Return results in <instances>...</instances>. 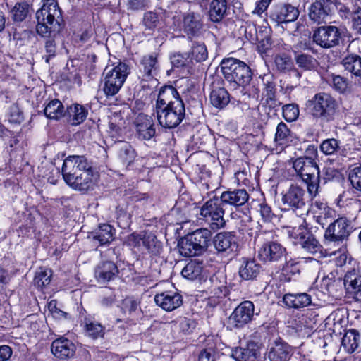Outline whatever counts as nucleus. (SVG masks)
<instances>
[{
    "label": "nucleus",
    "mask_w": 361,
    "mask_h": 361,
    "mask_svg": "<svg viewBox=\"0 0 361 361\" xmlns=\"http://www.w3.org/2000/svg\"><path fill=\"white\" fill-rule=\"evenodd\" d=\"M159 124L164 128H174L185 117V104L176 88L162 87L158 94L155 108Z\"/></svg>",
    "instance_id": "f257e3e1"
},
{
    "label": "nucleus",
    "mask_w": 361,
    "mask_h": 361,
    "mask_svg": "<svg viewBox=\"0 0 361 361\" xmlns=\"http://www.w3.org/2000/svg\"><path fill=\"white\" fill-rule=\"evenodd\" d=\"M36 30L42 37H56L62 29L61 11L56 0H44L41 8L36 12Z\"/></svg>",
    "instance_id": "f03ea898"
},
{
    "label": "nucleus",
    "mask_w": 361,
    "mask_h": 361,
    "mask_svg": "<svg viewBox=\"0 0 361 361\" xmlns=\"http://www.w3.org/2000/svg\"><path fill=\"white\" fill-rule=\"evenodd\" d=\"M307 108L314 118L323 123L334 121L338 113V105L336 99L324 92L317 93L310 99Z\"/></svg>",
    "instance_id": "7ed1b4c3"
},
{
    "label": "nucleus",
    "mask_w": 361,
    "mask_h": 361,
    "mask_svg": "<svg viewBox=\"0 0 361 361\" xmlns=\"http://www.w3.org/2000/svg\"><path fill=\"white\" fill-rule=\"evenodd\" d=\"M293 166L297 174L306 183L308 192L315 196L320 183V171L316 161L311 157H300L293 161Z\"/></svg>",
    "instance_id": "20e7f679"
},
{
    "label": "nucleus",
    "mask_w": 361,
    "mask_h": 361,
    "mask_svg": "<svg viewBox=\"0 0 361 361\" xmlns=\"http://www.w3.org/2000/svg\"><path fill=\"white\" fill-rule=\"evenodd\" d=\"M221 72L226 80L233 87L248 85L252 78L250 67L237 59H224L221 63Z\"/></svg>",
    "instance_id": "39448f33"
},
{
    "label": "nucleus",
    "mask_w": 361,
    "mask_h": 361,
    "mask_svg": "<svg viewBox=\"0 0 361 361\" xmlns=\"http://www.w3.org/2000/svg\"><path fill=\"white\" fill-rule=\"evenodd\" d=\"M221 204L219 199L213 198L207 201L200 209V216L213 231H217L226 225L224 209Z\"/></svg>",
    "instance_id": "423d86ee"
},
{
    "label": "nucleus",
    "mask_w": 361,
    "mask_h": 361,
    "mask_svg": "<svg viewBox=\"0 0 361 361\" xmlns=\"http://www.w3.org/2000/svg\"><path fill=\"white\" fill-rule=\"evenodd\" d=\"M103 91L106 96H114L123 86L128 73V67L126 63H119L111 70H105Z\"/></svg>",
    "instance_id": "0eeeda50"
},
{
    "label": "nucleus",
    "mask_w": 361,
    "mask_h": 361,
    "mask_svg": "<svg viewBox=\"0 0 361 361\" xmlns=\"http://www.w3.org/2000/svg\"><path fill=\"white\" fill-rule=\"evenodd\" d=\"M341 32L334 25L321 26L313 34V41L319 46L330 49L339 44Z\"/></svg>",
    "instance_id": "6e6552de"
},
{
    "label": "nucleus",
    "mask_w": 361,
    "mask_h": 361,
    "mask_svg": "<svg viewBox=\"0 0 361 361\" xmlns=\"http://www.w3.org/2000/svg\"><path fill=\"white\" fill-rule=\"evenodd\" d=\"M337 1L333 0H316L310 8L309 17L320 24L326 23L336 7Z\"/></svg>",
    "instance_id": "1a4fd4ad"
},
{
    "label": "nucleus",
    "mask_w": 361,
    "mask_h": 361,
    "mask_svg": "<svg viewBox=\"0 0 361 361\" xmlns=\"http://www.w3.org/2000/svg\"><path fill=\"white\" fill-rule=\"evenodd\" d=\"M92 168L91 164L85 156L71 155L66 157L62 166L63 179Z\"/></svg>",
    "instance_id": "9d476101"
},
{
    "label": "nucleus",
    "mask_w": 361,
    "mask_h": 361,
    "mask_svg": "<svg viewBox=\"0 0 361 361\" xmlns=\"http://www.w3.org/2000/svg\"><path fill=\"white\" fill-rule=\"evenodd\" d=\"M211 234L207 229H200L187 235L178 243L179 248H207Z\"/></svg>",
    "instance_id": "9b49d317"
},
{
    "label": "nucleus",
    "mask_w": 361,
    "mask_h": 361,
    "mask_svg": "<svg viewBox=\"0 0 361 361\" xmlns=\"http://www.w3.org/2000/svg\"><path fill=\"white\" fill-rule=\"evenodd\" d=\"M350 229L349 221L345 218H339L327 228L324 234L325 240L332 242L343 241L349 235Z\"/></svg>",
    "instance_id": "f8f14e48"
},
{
    "label": "nucleus",
    "mask_w": 361,
    "mask_h": 361,
    "mask_svg": "<svg viewBox=\"0 0 361 361\" xmlns=\"http://www.w3.org/2000/svg\"><path fill=\"white\" fill-rule=\"evenodd\" d=\"M299 16L298 9L290 4H279L274 6L271 18L277 23H287L295 21Z\"/></svg>",
    "instance_id": "ddd939ff"
},
{
    "label": "nucleus",
    "mask_w": 361,
    "mask_h": 361,
    "mask_svg": "<svg viewBox=\"0 0 361 361\" xmlns=\"http://www.w3.org/2000/svg\"><path fill=\"white\" fill-rule=\"evenodd\" d=\"M254 314V305L251 301L241 302L230 317L236 327H241L249 323Z\"/></svg>",
    "instance_id": "4468645a"
},
{
    "label": "nucleus",
    "mask_w": 361,
    "mask_h": 361,
    "mask_svg": "<svg viewBox=\"0 0 361 361\" xmlns=\"http://www.w3.org/2000/svg\"><path fill=\"white\" fill-rule=\"evenodd\" d=\"M126 244L128 247H145L146 248L160 247L161 243L157 240V237L152 233H144L142 234L133 233L130 235Z\"/></svg>",
    "instance_id": "2eb2a0df"
},
{
    "label": "nucleus",
    "mask_w": 361,
    "mask_h": 361,
    "mask_svg": "<svg viewBox=\"0 0 361 361\" xmlns=\"http://www.w3.org/2000/svg\"><path fill=\"white\" fill-rule=\"evenodd\" d=\"M92 167L64 179L65 182L73 189L79 191H87L92 186Z\"/></svg>",
    "instance_id": "dca6fc26"
},
{
    "label": "nucleus",
    "mask_w": 361,
    "mask_h": 361,
    "mask_svg": "<svg viewBox=\"0 0 361 361\" xmlns=\"http://www.w3.org/2000/svg\"><path fill=\"white\" fill-rule=\"evenodd\" d=\"M135 123L137 133L140 138L148 140L154 136V123L151 116L140 114Z\"/></svg>",
    "instance_id": "f3484780"
},
{
    "label": "nucleus",
    "mask_w": 361,
    "mask_h": 361,
    "mask_svg": "<svg viewBox=\"0 0 361 361\" xmlns=\"http://www.w3.org/2000/svg\"><path fill=\"white\" fill-rule=\"evenodd\" d=\"M154 301L157 305L166 311H172L182 305V296L178 293L164 292L157 294Z\"/></svg>",
    "instance_id": "a211bd4d"
},
{
    "label": "nucleus",
    "mask_w": 361,
    "mask_h": 361,
    "mask_svg": "<svg viewBox=\"0 0 361 361\" xmlns=\"http://www.w3.org/2000/svg\"><path fill=\"white\" fill-rule=\"evenodd\" d=\"M248 200L249 194L245 189L224 191L221 193L219 199L221 203L234 207L244 205Z\"/></svg>",
    "instance_id": "6ab92c4d"
},
{
    "label": "nucleus",
    "mask_w": 361,
    "mask_h": 361,
    "mask_svg": "<svg viewBox=\"0 0 361 361\" xmlns=\"http://www.w3.org/2000/svg\"><path fill=\"white\" fill-rule=\"evenodd\" d=\"M259 354L257 343L249 341L245 348H235L233 350L232 357L236 361H257Z\"/></svg>",
    "instance_id": "aec40b11"
},
{
    "label": "nucleus",
    "mask_w": 361,
    "mask_h": 361,
    "mask_svg": "<svg viewBox=\"0 0 361 361\" xmlns=\"http://www.w3.org/2000/svg\"><path fill=\"white\" fill-rule=\"evenodd\" d=\"M75 351V345L66 338H59L53 341L51 352L60 359H66L73 356Z\"/></svg>",
    "instance_id": "412c9836"
},
{
    "label": "nucleus",
    "mask_w": 361,
    "mask_h": 361,
    "mask_svg": "<svg viewBox=\"0 0 361 361\" xmlns=\"http://www.w3.org/2000/svg\"><path fill=\"white\" fill-rule=\"evenodd\" d=\"M305 190L297 185H292L283 195L282 201L284 204L295 208H300L305 205Z\"/></svg>",
    "instance_id": "4be33fe9"
},
{
    "label": "nucleus",
    "mask_w": 361,
    "mask_h": 361,
    "mask_svg": "<svg viewBox=\"0 0 361 361\" xmlns=\"http://www.w3.org/2000/svg\"><path fill=\"white\" fill-rule=\"evenodd\" d=\"M283 301L287 307L295 309L303 308L312 304L311 296L306 293L285 294Z\"/></svg>",
    "instance_id": "5701e85b"
},
{
    "label": "nucleus",
    "mask_w": 361,
    "mask_h": 361,
    "mask_svg": "<svg viewBox=\"0 0 361 361\" xmlns=\"http://www.w3.org/2000/svg\"><path fill=\"white\" fill-rule=\"evenodd\" d=\"M118 273L117 266L112 262L99 264L95 269V277L98 281L107 282L113 279Z\"/></svg>",
    "instance_id": "b1692460"
},
{
    "label": "nucleus",
    "mask_w": 361,
    "mask_h": 361,
    "mask_svg": "<svg viewBox=\"0 0 361 361\" xmlns=\"http://www.w3.org/2000/svg\"><path fill=\"white\" fill-rule=\"evenodd\" d=\"M114 229L109 224H102L99 226L95 234L92 235V239L98 245L95 246H106L108 245L114 240Z\"/></svg>",
    "instance_id": "393cba45"
},
{
    "label": "nucleus",
    "mask_w": 361,
    "mask_h": 361,
    "mask_svg": "<svg viewBox=\"0 0 361 361\" xmlns=\"http://www.w3.org/2000/svg\"><path fill=\"white\" fill-rule=\"evenodd\" d=\"M291 355V347L281 342L276 343L269 353L270 361H289Z\"/></svg>",
    "instance_id": "a878e982"
},
{
    "label": "nucleus",
    "mask_w": 361,
    "mask_h": 361,
    "mask_svg": "<svg viewBox=\"0 0 361 361\" xmlns=\"http://www.w3.org/2000/svg\"><path fill=\"white\" fill-rule=\"evenodd\" d=\"M118 162L124 166H130L136 157V152L133 147L128 142H121L117 146Z\"/></svg>",
    "instance_id": "bb28decb"
},
{
    "label": "nucleus",
    "mask_w": 361,
    "mask_h": 361,
    "mask_svg": "<svg viewBox=\"0 0 361 361\" xmlns=\"http://www.w3.org/2000/svg\"><path fill=\"white\" fill-rule=\"evenodd\" d=\"M211 104L219 109H223L230 102V95L224 87H214L210 94Z\"/></svg>",
    "instance_id": "cd10ccee"
},
{
    "label": "nucleus",
    "mask_w": 361,
    "mask_h": 361,
    "mask_svg": "<svg viewBox=\"0 0 361 361\" xmlns=\"http://www.w3.org/2000/svg\"><path fill=\"white\" fill-rule=\"evenodd\" d=\"M157 61V56L153 55L145 56L142 60V75L140 76L142 80L149 81L153 78V74L156 71Z\"/></svg>",
    "instance_id": "c85d7f7f"
},
{
    "label": "nucleus",
    "mask_w": 361,
    "mask_h": 361,
    "mask_svg": "<svg viewBox=\"0 0 361 361\" xmlns=\"http://www.w3.org/2000/svg\"><path fill=\"white\" fill-rule=\"evenodd\" d=\"M227 10L226 0H212L209 11V18L213 22H220Z\"/></svg>",
    "instance_id": "c756f323"
},
{
    "label": "nucleus",
    "mask_w": 361,
    "mask_h": 361,
    "mask_svg": "<svg viewBox=\"0 0 361 361\" xmlns=\"http://www.w3.org/2000/svg\"><path fill=\"white\" fill-rule=\"evenodd\" d=\"M345 70L356 77L361 78V57L357 54L346 56L342 61Z\"/></svg>",
    "instance_id": "7c9ffc66"
},
{
    "label": "nucleus",
    "mask_w": 361,
    "mask_h": 361,
    "mask_svg": "<svg viewBox=\"0 0 361 361\" xmlns=\"http://www.w3.org/2000/svg\"><path fill=\"white\" fill-rule=\"evenodd\" d=\"M184 30L188 35H195L202 29V25L199 16L188 13L184 17Z\"/></svg>",
    "instance_id": "2f4dec72"
},
{
    "label": "nucleus",
    "mask_w": 361,
    "mask_h": 361,
    "mask_svg": "<svg viewBox=\"0 0 361 361\" xmlns=\"http://www.w3.org/2000/svg\"><path fill=\"white\" fill-rule=\"evenodd\" d=\"M44 111L46 116L50 119L57 120L65 114L64 106L59 99H54L49 102Z\"/></svg>",
    "instance_id": "473e14b6"
},
{
    "label": "nucleus",
    "mask_w": 361,
    "mask_h": 361,
    "mask_svg": "<svg viewBox=\"0 0 361 361\" xmlns=\"http://www.w3.org/2000/svg\"><path fill=\"white\" fill-rule=\"evenodd\" d=\"M359 334L355 329L348 331L342 338V346L349 353H353L358 346Z\"/></svg>",
    "instance_id": "72a5a7b5"
},
{
    "label": "nucleus",
    "mask_w": 361,
    "mask_h": 361,
    "mask_svg": "<svg viewBox=\"0 0 361 361\" xmlns=\"http://www.w3.org/2000/svg\"><path fill=\"white\" fill-rule=\"evenodd\" d=\"M236 238L231 233L223 232L218 233L214 238L213 243L216 248H231L236 246Z\"/></svg>",
    "instance_id": "f704fd0d"
},
{
    "label": "nucleus",
    "mask_w": 361,
    "mask_h": 361,
    "mask_svg": "<svg viewBox=\"0 0 361 361\" xmlns=\"http://www.w3.org/2000/svg\"><path fill=\"white\" fill-rule=\"evenodd\" d=\"M344 285L349 291L354 293L355 296L361 293V276L355 271L348 272L344 278Z\"/></svg>",
    "instance_id": "c9c22d12"
},
{
    "label": "nucleus",
    "mask_w": 361,
    "mask_h": 361,
    "mask_svg": "<svg viewBox=\"0 0 361 361\" xmlns=\"http://www.w3.org/2000/svg\"><path fill=\"white\" fill-rule=\"evenodd\" d=\"M260 266L254 260L245 262V264L241 267L239 271L240 277L245 280L255 279L259 273Z\"/></svg>",
    "instance_id": "e433bc0d"
},
{
    "label": "nucleus",
    "mask_w": 361,
    "mask_h": 361,
    "mask_svg": "<svg viewBox=\"0 0 361 361\" xmlns=\"http://www.w3.org/2000/svg\"><path fill=\"white\" fill-rule=\"evenodd\" d=\"M291 137L290 131L286 124L283 122L279 123L276 127L275 142L279 145H286L291 141Z\"/></svg>",
    "instance_id": "4c0bfd02"
},
{
    "label": "nucleus",
    "mask_w": 361,
    "mask_h": 361,
    "mask_svg": "<svg viewBox=\"0 0 361 361\" xmlns=\"http://www.w3.org/2000/svg\"><path fill=\"white\" fill-rule=\"evenodd\" d=\"M68 114L70 116H72L71 124L75 126L83 122L87 116V111L80 104H75L73 106H70L68 109Z\"/></svg>",
    "instance_id": "58836bf2"
},
{
    "label": "nucleus",
    "mask_w": 361,
    "mask_h": 361,
    "mask_svg": "<svg viewBox=\"0 0 361 361\" xmlns=\"http://www.w3.org/2000/svg\"><path fill=\"white\" fill-rule=\"evenodd\" d=\"M29 7L26 2L16 3L11 10L13 20L16 22L23 21L27 16Z\"/></svg>",
    "instance_id": "ea45409f"
},
{
    "label": "nucleus",
    "mask_w": 361,
    "mask_h": 361,
    "mask_svg": "<svg viewBox=\"0 0 361 361\" xmlns=\"http://www.w3.org/2000/svg\"><path fill=\"white\" fill-rule=\"evenodd\" d=\"M257 258L262 262L276 261L283 255L282 250H258Z\"/></svg>",
    "instance_id": "a19ab883"
},
{
    "label": "nucleus",
    "mask_w": 361,
    "mask_h": 361,
    "mask_svg": "<svg viewBox=\"0 0 361 361\" xmlns=\"http://www.w3.org/2000/svg\"><path fill=\"white\" fill-rule=\"evenodd\" d=\"M202 273V267L195 262L188 263L182 270V276L190 280L197 279Z\"/></svg>",
    "instance_id": "79ce46f5"
},
{
    "label": "nucleus",
    "mask_w": 361,
    "mask_h": 361,
    "mask_svg": "<svg viewBox=\"0 0 361 361\" xmlns=\"http://www.w3.org/2000/svg\"><path fill=\"white\" fill-rule=\"evenodd\" d=\"M52 271L49 269L39 268L35 277V283L38 287L42 288L51 281Z\"/></svg>",
    "instance_id": "37998d69"
},
{
    "label": "nucleus",
    "mask_w": 361,
    "mask_h": 361,
    "mask_svg": "<svg viewBox=\"0 0 361 361\" xmlns=\"http://www.w3.org/2000/svg\"><path fill=\"white\" fill-rule=\"evenodd\" d=\"M339 149V142L334 138L326 139L320 145L321 151L326 155H333L337 152Z\"/></svg>",
    "instance_id": "c03bdc74"
},
{
    "label": "nucleus",
    "mask_w": 361,
    "mask_h": 361,
    "mask_svg": "<svg viewBox=\"0 0 361 361\" xmlns=\"http://www.w3.org/2000/svg\"><path fill=\"white\" fill-rule=\"evenodd\" d=\"M192 59L197 62L205 61L208 56L206 46L204 44H194L191 51Z\"/></svg>",
    "instance_id": "a18cd8bd"
},
{
    "label": "nucleus",
    "mask_w": 361,
    "mask_h": 361,
    "mask_svg": "<svg viewBox=\"0 0 361 361\" xmlns=\"http://www.w3.org/2000/svg\"><path fill=\"white\" fill-rule=\"evenodd\" d=\"M142 23L146 29L152 30L156 28L159 23V18L157 13L148 11L144 14Z\"/></svg>",
    "instance_id": "49530a36"
},
{
    "label": "nucleus",
    "mask_w": 361,
    "mask_h": 361,
    "mask_svg": "<svg viewBox=\"0 0 361 361\" xmlns=\"http://www.w3.org/2000/svg\"><path fill=\"white\" fill-rule=\"evenodd\" d=\"M49 39H47L44 44V50L46 54L43 56L47 63L49 62L50 59L54 57L57 51V45L55 42V38L52 36L49 37Z\"/></svg>",
    "instance_id": "de8ad7c7"
},
{
    "label": "nucleus",
    "mask_w": 361,
    "mask_h": 361,
    "mask_svg": "<svg viewBox=\"0 0 361 361\" xmlns=\"http://www.w3.org/2000/svg\"><path fill=\"white\" fill-rule=\"evenodd\" d=\"M296 63L302 68L310 70L315 66L316 60L308 54H299L295 57Z\"/></svg>",
    "instance_id": "09e8293b"
},
{
    "label": "nucleus",
    "mask_w": 361,
    "mask_h": 361,
    "mask_svg": "<svg viewBox=\"0 0 361 361\" xmlns=\"http://www.w3.org/2000/svg\"><path fill=\"white\" fill-rule=\"evenodd\" d=\"M276 237L272 231L264 232L263 234L259 235V240L264 242V248H272L276 247H281L278 240L275 239Z\"/></svg>",
    "instance_id": "8fccbe9b"
},
{
    "label": "nucleus",
    "mask_w": 361,
    "mask_h": 361,
    "mask_svg": "<svg viewBox=\"0 0 361 361\" xmlns=\"http://www.w3.org/2000/svg\"><path fill=\"white\" fill-rule=\"evenodd\" d=\"M299 115V109L295 104H286L283 107V116L287 121L296 120Z\"/></svg>",
    "instance_id": "3c124183"
},
{
    "label": "nucleus",
    "mask_w": 361,
    "mask_h": 361,
    "mask_svg": "<svg viewBox=\"0 0 361 361\" xmlns=\"http://www.w3.org/2000/svg\"><path fill=\"white\" fill-rule=\"evenodd\" d=\"M275 64L278 70L286 71L290 70L293 66L291 59L285 55H278L275 57Z\"/></svg>",
    "instance_id": "603ef678"
},
{
    "label": "nucleus",
    "mask_w": 361,
    "mask_h": 361,
    "mask_svg": "<svg viewBox=\"0 0 361 361\" xmlns=\"http://www.w3.org/2000/svg\"><path fill=\"white\" fill-rule=\"evenodd\" d=\"M85 329L88 335L94 339L102 337L104 335L102 326L97 323L87 322Z\"/></svg>",
    "instance_id": "864d4df0"
},
{
    "label": "nucleus",
    "mask_w": 361,
    "mask_h": 361,
    "mask_svg": "<svg viewBox=\"0 0 361 361\" xmlns=\"http://www.w3.org/2000/svg\"><path fill=\"white\" fill-rule=\"evenodd\" d=\"M349 180L354 188L361 191V166L355 167L350 171Z\"/></svg>",
    "instance_id": "5fc2aeb1"
},
{
    "label": "nucleus",
    "mask_w": 361,
    "mask_h": 361,
    "mask_svg": "<svg viewBox=\"0 0 361 361\" xmlns=\"http://www.w3.org/2000/svg\"><path fill=\"white\" fill-rule=\"evenodd\" d=\"M295 245H301L302 248H316L318 242L312 235L308 234L307 235L300 236L298 243H295Z\"/></svg>",
    "instance_id": "6e6d98bb"
},
{
    "label": "nucleus",
    "mask_w": 361,
    "mask_h": 361,
    "mask_svg": "<svg viewBox=\"0 0 361 361\" xmlns=\"http://www.w3.org/2000/svg\"><path fill=\"white\" fill-rule=\"evenodd\" d=\"M24 119L23 111L18 104H14L10 109V121L16 123H21Z\"/></svg>",
    "instance_id": "4d7b16f0"
},
{
    "label": "nucleus",
    "mask_w": 361,
    "mask_h": 361,
    "mask_svg": "<svg viewBox=\"0 0 361 361\" xmlns=\"http://www.w3.org/2000/svg\"><path fill=\"white\" fill-rule=\"evenodd\" d=\"M245 36L252 43L260 42L255 26L253 25L249 24L245 27Z\"/></svg>",
    "instance_id": "13d9d810"
},
{
    "label": "nucleus",
    "mask_w": 361,
    "mask_h": 361,
    "mask_svg": "<svg viewBox=\"0 0 361 361\" xmlns=\"http://www.w3.org/2000/svg\"><path fill=\"white\" fill-rule=\"evenodd\" d=\"M139 302L132 298H126L122 303V308L125 312L131 313L136 310Z\"/></svg>",
    "instance_id": "bf43d9fd"
},
{
    "label": "nucleus",
    "mask_w": 361,
    "mask_h": 361,
    "mask_svg": "<svg viewBox=\"0 0 361 361\" xmlns=\"http://www.w3.org/2000/svg\"><path fill=\"white\" fill-rule=\"evenodd\" d=\"M337 171L332 168H324L322 171V176L320 175V182L323 180L324 183H326L328 181L332 180L337 175Z\"/></svg>",
    "instance_id": "052dcab7"
},
{
    "label": "nucleus",
    "mask_w": 361,
    "mask_h": 361,
    "mask_svg": "<svg viewBox=\"0 0 361 361\" xmlns=\"http://www.w3.org/2000/svg\"><path fill=\"white\" fill-rule=\"evenodd\" d=\"M352 21L353 29L361 35V8H358L353 13Z\"/></svg>",
    "instance_id": "680f3d73"
},
{
    "label": "nucleus",
    "mask_w": 361,
    "mask_h": 361,
    "mask_svg": "<svg viewBox=\"0 0 361 361\" xmlns=\"http://www.w3.org/2000/svg\"><path fill=\"white\" fill-rule=\"evenodd\" d=\"M198 361H215L214 350L211 348L202 350L198 356Z\"/></svg>",
    "instance_id": "e2e57ef3"
},
{
    "label": "nucleus",
    "mask_w": 361,
    "mask_h": 361,
    "mask_svg": "<svg viewBox=\"0 0 361 361\" xmlns=\"http://www.w3.org/2000/svg\"><path fill=\"white\" fill-rule=\"evenodd\" d=\"M260 214L265 221H269L274 216L271 207L267 204H260Z\"/></svg>",
    "instance_id": "0e129e2a"
},
{
    "label": "nucleus",
    "mask_w": 361,
    "mask_h": 361,
    "mask_svg": "<svg viewBox=\"0 0 361 361\" xmlns=\"http://www.w3.org/2000/svg\"><path fill=\"white\" fill-rule=\"evenodd\" d=\"M333 85L334 87L342 92L347 87L346 80L340 75H336L333 78Z\"/></svg>",
    "instance_id": "69168bd1"
},
{
    "label": "nucleus",
    "mask_w": 361,
    "mask_h": 361,
    "mask_svg": "<svg viewBox=\"0 0 361 361\" xmlns=\"http://www.w3.org/2000/svg\"><path fill=\"white\" fill-rule=\"evenodd\" d=\"M171 63L176 67L184 66L186 63L187 59L181 54H174L171 58Z\"/></svg>",
    "instance_id": "338daca9"
},
{
    "label": "nucleus",
    "mask_w": 361,
    "mask_h": 361,
    "mask_svg": "<svg viewBox=\"0 0 361 361\" xmlns=\"http://www.w3.org/2000/svg\"><path fill=\"white\" fill-rule=\"evenodd\" d=\"M12 355V350L8 345L0 346V361H6Z\"/></svg>",
    "instance_id": "774afa93"
}]
</instances>
